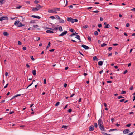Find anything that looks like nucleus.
<instances>
[{
    "label": "nucleus",
    "mask_w": 135,
    "mask_h": 135,
    "mask_svg": "<svg viewBox=\"0 0 135 135\" xmlns=\"http://www.w3.org/2000/svg\"><path fill=\"white\" fill-rule=\"evenodd\" d=\"M26 49V47H23L22 49L23 50H25Z\"/></svg>",
    "instance_id": "obj_56"
},
{
    "label": "nucleus",
    "mask_w": 135,
    "mask_h": 135,
    "mask_svg": "<svg viewBox=\"0 0 135 135\" xmlns=\"http://www.w3.org/2000/svg\"><path fill=\"white\" fill-rule=\"evenodd\" d=\"M98 27H99V28H100L102 27V25L101 24H99L98 25Z\"/></svg>",
    "instance_id": "obj_49"
},
{
    "label": "nucleus",
    "mask_w": 135,
    "mask_h": 135,
    "mask_svg": "<svg viewBox=\"0 0 135 135\" xmlns=\"http://www.w3.org/2000/svg\"><path fill=\"white\" fill-rule=\"evenodd\" d=\"M34 3L36 4H37L39 3V1L37 0H35L34 1Z\"/></svg>",
    "instance_id": "obj_32"
},
{
    "label": "nucleus",
    "mask_w": 135,
    "mask_h": 135,
    "mask_svg": "<svg viewBox=\"0 0 135 135\" xmlns=\"http://www.w3.org/2000/svg\"><path fill=\"white\" fill-rule=\"evenodd\" d=\"M107 45V44H106L105 43H104L103 44H102L101 45V46L102 47H104Z\"/></svg>",
    "instance_id": "obj_26"
},
{
    "label": "nucleus",
    "mask_w": 135,
    "mask_h": 135,
    "mask_svg": "<svg viewBox=\"0 0 135 135\" xmlns=\"http://www.w3.org/2000/svg\"><path fill=\"white\" fill-rule=\"evenodd\" d=\"M129 23H127L126 25V27H128L129 26Z\"/></svg>",
    "instance_id": "obj_53"
},
{
    "label": "nucleus",
    "mask_w": 135,
    "mask_h": 135,
    "mask_svg": "<svg viewBox=\"0 0 135 135\" xmlns=\"http://www.w3.org/2000/svg\"><path fill=\"white\" fill-rule=\"evenodd\" d=\"M30 23H35V21L34 20H31L30 22Z\"/></svg>",
    "instance_id": "obj_31"
},
{
    "label": "nucleus",
    "mask_w": 135,
    "mask_h": 135,
    "mask_svg": "<svg viewBox=\"0 0 135 135\" xmlns=\"http://www.w3.org/2000/svg\"><path fill=\"white\" fill-rule=\"evenodd\" d=\"M3 34L4 36L7 37H8L9 36L8 33L6 32H3Z\"/></svg>",
    "instance_id": "obj_10"
},
{
    "label": "nucleus",
    "mask_w": 135,
    "mask_h": 135,
    "mask_svg": "<svg viewBox=\"0 0 135 135\" xmlns=\"http://www.w3.org/2000/svg\"><path fill=\"white\" fill-rule=\"evenodd\" d=\"M124 100V99H122L121 100H119V101L121 102H123Z\"/></svg>",
    "instance_id": "obj_54"
},
{
    "label": "nucleus",
    "mask_w": 135,
    "mask_h": 135,
    "mask_svg": "<svg viewBox=\"0 0 135 135\" xmlns=\"http://www.w3.org/2000/svg\"><path fill=\"white\" fill-rule=\"evenodd\" d=\"M50 42H49L48 43V45L46 47V49H47V48H48L50 46Z\"/></svg>",
    "instance_id": "obj_25"
},
{
    "label": "nucleus",
    "mask_w": 135,
    "mask_h": 135,
    "mask_svg": "<svg viewBox=\"0 0 135 135\" xmlns=\"http://www.w3.org/2000/svg\"><path fill=\"white\" fill-rule=\"evenodd\" d=\"M5 101V100H2L0 102V103H2L4 102Z\"/></svg>",
    "instance_id": "obj_52"
},
{
    "label": "nucleus",
    "mask_w": 135,
    "mask_h": 135,
    "mask_svg": "<svg viewBox=\"0 0 135 135\" xmlns=\"http://www.w3.org/2000/svg\"><path fill=\"white\" fill-rule=\"evenodd\" d=\"M88 27V26L87 25L83 26V28L85 29H86Z\"/></svg>",
    "instance_id": "obj_22"
},
{
    "label": "nucleus",
    "mask_w": 135,
    "mask_h": 135,
    "mask_svg": "<svg viewBox=\"0 0 135 135\" xmlns=\"http://www.w3.org/2000/svg\"><path fill=\"white\" fill-rule=\"evenodd\" d=\"M5 1L4 0H0V3H1V4H3V1Z\"/></svg>",
    "instance_id": "obj_38"
},
{
    "label": "nucleus",
    "mask_w": 135,
    "mask_h": 135,
    "mask_svg": "<svg viewBox=\"0 0 135 135\" xmlns=\"http://www.w3.org/2000/svg\"><path fill=\"white\" fill-rule=\"evenodd\" d=\"M48 11L49 13H53L54 12V11L52 10H49Z\"/></svg>",
    "instance_id": "obj_24"
},
{
    "label": "nucleus",
    "mask_w": 135,
    "mask_h": 135,
    "mask_svg": "<svg viewBox=\"0 0 135 135\" xmlns=\"http://www.w3.org/2000/svg\"><path fill=\"white\" fill-rule=\"evenodd\" d=\"M36 71L35 70H33L32 71V74L34 76H35L36 75Z\"/></svg>",
    "instance_id": "obj_16"
},
{
    "label": "nucleus",
    "mask_w": 135,
    "mask_h": 135,
    "mask_svg": "<svg viewBox=\"0 0 135 135\" xmlns=\"http://www.w3.org/2000/svg\"><path fill=\"white\" fill-rule=\"evenodd\" d=\"M133 133V132H131V133H130L129 134H128L127 135H132Z\"/></svg>",
    "instance_id": "obj_61"
},
{
    "label": "nucleus",
    "mask_w": 135,
    "mask_h": 135,
    "mask_svg": "<svg viewBox=\"0 0 135 135\" xmlns=\"http://www.w3.org/2000/svg\"><path fill=\"white\" fill-rule=\"evenodd\" d=\"M69 30L71 32H74V31H75L74 30V29H70Z\"/></svg>",
    "instance_id": "obj_35"
},
{
    "label": "nucleus",
    "mask_w": 135,
    "mask_h": 135,
    "mask_svg": "<svg viewBox=\"0 0 135 135\" xmlns=\"http://www.w3.org/2000/svg\"><path fill=\"white\" fill-rule=\"evenodd\" d=\"M117 98L118 99H120L121 98H124V97H122V96L120 95V96H119Z\"/></svg>",
    "instance_id": "obj_30"
},
{
    "label": "nucleus",
    "mask_w": 135,
    "mask_h": 135,
    "mask_svg": "<svg viewBox=\"0 0 135 135\" xmlns=\"http://www.w3.org/2000/svg\"><path fill=\"white\" fill-rule=\"evenodd\" d=\"M110 25L109 24H108L104 26V28H110Z\"/></svg>",
    "instance_id": "obj_12"
},
{
    "label": "nucleus",
    "mask_w": 135,
    "mask_h": 135,
    "mask_svg": "<svg viewBox=\"0 0 135 135\" xmlns=\"http://www.w3.org/2000/svg\"><path fill=\"white\" fill-rule=\"evenodd\" d=\"M74 35H75V34H74V33H73V34L70 35L69 36L71 37V36H73Z\"/></svg>",
    "instance_id": "obj_59"
},
{
    "label": "nucleus",
    "mask_w": 135,
    "mask_h": 135,
    "mask_svg": "<svg viewBox=\"0 0 135 135\" xmlns=\"http://www.w3.org/2000/svg\"><path fill=\"white\" fill-rule=\"evenodd\" d=\"M131 123L128 124H127V125H126V126L127 127H129L131 126Z\"/></svg>",
    "instance_id": "obj_45"
},
{
    "label": "nucleus",
    "mask_w": 135,
    "mask_h": 135,
    "mask_svg": "<svg viewBox=\"0 0 135 135\" xmlns=\"http://www.w3.org/2000/svg\"><path fill=\"white\" fill-rule=\"evenodd\" d=\"M59 20H60L59 22L60 23H64L65 21L63 19L60 18V19Z\"/></svg>",
    "instance_id": "obj_15"
},
{
    "label": "nucleus",
    "mask_w": 135,
    "mask_h": 135,
    "mask_svg": "<svg viewBox=\"0 0 135 135\" xmlns=\"http://www.w3.org/2000/svg\"><path fill=\"white\" fill-rule=\"evenodd\" d=\"M111 121H112V122H113L114 120V118H111Z\"/></svg>",
    "instance_id": "obj_57"
},
{
    "label": "nucleus",
    "mask_w": 135,
    "mask_h": 135,
    "mask_svg": "<svg viewBox=\"0 0 135 135\" xmlns=\"http://www.w3.org/2000/svg\"><path fill=\"white\" fill-rule=\"evenodd\" d=\"M72 111V109H69L68 110V112L70 113Z\"/></svg>",
    "instance_id": "obj_42"
},
{
    "label": "nucleus",
    "mask_w": 135,
    "mask_h": 135,
    "mask_svg": "<svg viewBox=\"0 0 135 135\" xmlns=\"http://www.w3.org/2000/svg\"><path fill=\"white\" fill-rule=\"evenodd\" d=\"M68 33V32L67 31H64L61 34L59 35L60 36H62Z\"/></svg>",
    "instance_id": "obj_6"
},
{
    "label": "nucleus",
    "mask_w": 135,
    "mask_h": 135,
    "mask_svg": "<svg viewBox=\"0 0 135 135\" xmlns=\"http://www.w3.org/2000/svg\"><path fill=\"white\" fill-rule=\"evenodd\" d=\"M94 125L95 127L97 128L98 127V125L96 123H94Z\"/></svg>",
    "instance_id": "obj_36"
},
{
    "label": "nucleus",
    "mask_w": 135,
    "mask_h": 135,
    "mask_svg": "<svg viewBox=\"0 0 135 135\" xmlns=\"http://www.w3.org/2000/svg\"><path fill=\"white\" fill-rule=\"evenodd\" d=\"M94 35L95 36H97L98 35V33L97 31H95L94 33Z\"/></svg>",
    "instance_id": "obj_23"
},
{
    "label": "nucleus",
    "mask_w": 135,
    "mask_h": 135,
    "mask_svg": "<svg viewBox=\"0 0 135 135\" xmlns=\"http://www.w3.org/2000/svg\"><path fill=\"white\" fill-rule=\"evenodd\" d=\"M130 132V131L129 129H125L123 131V133L124 134H126Z\"/></svg>",
    "instance_id": "obj_3"
},
{
    "label": "nucleus",
    "mask_w": 135,
    "mask_h": 135,
    "mask_svg": "<svg viewBox=\"0 0 135 135\" xmlns=\"http://www.w3.org/2000/svg\"><path fill=\"white\" fill-rule=\"evenodd\" d=\"M21 95V94H17L16 95L14 96V97H16L17 96H20Z\"/></svg>",
    "instance_id": "obj_48"
},
{
    "label": "nucleus",
    "mask_w": 135,
    "mask_h": 135,
    "mask_svg": "<svg viewBox=\"0 0 135 135\" xmlns=\"http://www.w3.org/2000/svg\"><path fill=\"white\" fill-rule=\"evenodd\" d=\"M38 10V9L36 8H33L32 9V11L34 12L37 11Z\"/></svg>",
    "instance_id": "obj_20"
},
{
    "label": "nucleus",
    "mask_w": 135,
    "mask_h": 135,
    "mask_svg": "<svg viewBox=\"0 0 135 135\" xmlns=\"http://www.w3.org/2000/svg\"><path fill=\"white\" fill-rule=\"evenodd\" d=\"M26 66L27 68H29L30 67V66L28 64H26Z\"/></svg>",
    "instance_id": "obj_62"
},
{
    "label": "nucleus",
    "mask_w": 135,
    "mask_h": 135,
    "mask_svg": "<svg viewBox=\"0 0 135 135\" xmlns=\"http://www.w3.org/2000/svg\"><path fill=\"white\" fill-rule=\"evenodd\" d=\"M43 7L42 6H41L39 4H37L36 5V8L38 9L39 10L40 9V7L41 8H42Z\"/></svg>",
    "instance_id": "obj_9"
},
{
    "label": "nucleus",
    "mask_w": 135,
    "mask_h": 135,
    "mask_svg": "<svg viewBox=\"0 0 135 135\" xmlns=\"http://www.w3.org/2000/svg\"><path fill=\"white\" fill-rule=\"evenodd\" d=\"M112 47H109L108 48V50L110 51L112 50Z\"/></svg>",
    "instance_id": "obj_60"
},
{
    "label": "nucleus",
    "mask_w": 135,
    "mask_h": 135,
    "mask_svg": "<svg viewBox=\"0 0 135 135\" xmlns=\"http://www.w3.org/2000/svg\"><path fill=\"white\" fill-rule=\"evenodd\" d=\"M59 28L60 31H63L62 28L61 26H60Z\"/></svg>",
    "instance_id": "obj_27"
},
{
    "label": "nucleus",
    "mask_w": 135,
    "mask_h": 135,
    "mask_svg": "<svg viewBox=\"0 0 135 135\" xmlns=\"http://www.w3.org/2000/svg\"><path fill=\"white\" fill-rule=\"evenodd\" d=\"M22 6H19V7H16L15 8L16 9H20L21 7Z\"/></svg>",
    "instance_id": "obj_37"
},
{
    "label": "nucleus",
    "mask_w": 135,
    "mask_h": 135,
    "mask_svg": "<svg viewBox=\"0 0 135 135\" xmlns=\"http://www.w3.org/2000/svg\"><path fill=\"white\" fill-rule=\"evenodd\" d=\"M76 37H75L76 38L79 40H80V36L79 35H76Z\"/></svg>",
    "instance_id": "obj_19"
},
{
    "label": "nucleus",
    "mask_w": 135,
    "mask_h": 135,
    "mask_svg": "<svg viewBox=\"0 0 135 135\" xmlns=\"http://www.w3.org/2000/svg\"><path fill=\"white\" fill-rule=\"evenodd\" d=\"M130 89L131 90H132L133 89V88L132 86L130 88Z\"/></svg>",
    "instance_id": "obj_64"
},
{
    "label": "nucleus",
    "mask_w": 135,
    "mask_h": 135,
    "mask_svg": "<svg viewBox=\"0 0 135 135\" xmlns=\"http://www.w3.org/2000/svg\"><path fill=\"white\" fill-rule=\"evenodd\" d=\"M98 122L100 130L102 131H105L102 120L100 119L98 120Z\"/></svg>",
    "instance_id": "obj_1"
},
{
    "label": "nucleus",
    "mask_w": 135,
    "mask_h": 135,
    "mask_svg": "<svg viewBox=\"0 0 135 135\" xmlns=\"http://www.w3.org/2000/svg\"><path fill=\"white\" fill-rule=\"evenodd\" d=\"M46 79H44V83L45 84H46Z\"/></svg>",
    "instance_id": "obj_55"
},
{
    "label": "nucleus",
    "mask_w": 135,
    "mask_h": 135,
    "mask_svg": "<svg viewBox=\"0 0 135 135\" xmlns=\"http://www.w3.org/2000/svg\"><path fill=\"white\" fill-rule=\"evenodd\" d=\"M88 39L90 41H91V38L89 36H88L87 37Z\"/></svg>",
    "instance_id": "obj_28"
},
{
    "label": "nucleus",
    "mask_w": 135,
    "mask_h": 135,
    "mask_svg": "<svg viewBox=\"0 0 135 135\" xmlns=\"http://www.w3.org/2000/svg\"><path fill=\"white\" fill-rule=\"evenodd\" d=\"M60 104V102H57L55 104V106H58Z\"/></svg>",
    "instance_id": "obj_34"
},
{
    "label": "nucleus",
    "mask_w": 135,
    "mask_h": 135,
    "mask_svg": "<svg viewBox=\"0 0 135 135\" xmlns=\"http://www.w3.org/2000/svg\"><path fill=\"white\" fill-rule=\"evenodd\" d=\"M93 12L95 13H98L99 12V11L97 10H96L95 11H93Z\"/></svg>",
    "instance_id": "obj_51"
},
{
    "label": "nucleus",
    "mask_w": 135,
    "mask_h": 135,
    "mask_svg": "<svg viewBox=\"0 0 135 135\" xmlns=\"http://www.w3.org/2000/svg\"><path fill=\"white\" fill-rule=\"evenodd\" d=\"M98 64L99 66H102L103 64V62L102 61H100L98 62Z\"/></svg>",
    "instance_id": "obj_18"
},
{
    "label": "nucleus",
    "mask_w": 135,
    "mask_h": 135,
    "mask_svg": "<svg viewBox=\"0 0 135 135\" xmlns=\"http://www.w3.org/2000/svg\"><path fill=\"white\" fill-rule=\"evenodd\" d=\"M25 3H26L29 4L30 3V2L29 1H25Z\"/></svg>",
    "instance_id": "obj_47"
},
{
    "label": "nucleus",
    "mask_w": 135,
    "mask_h": 135,
    "mask_svg": "<svg viewBox=\"0 0 135 135\" xmlns=\"http://www.w3.org/2000/svg\"><path fill=\"white\" fill-rule=\"evenodd\" d=\"M31 17L36 18H37V19H40L41 18L39 16H35L34 15H32L31 16Z\"/></svg>",
    "instance_id": "obj_8"
},
{
    "label": "nucleus",
    "mask_w": 135,
    "mask_h": 135,
    "mask_svg": "<svg viewBox=\"0 0 135 135\" xmlns=\"http://www.w3.org/2000/svg\"><path fill=\"white\" fill-rule=\"evenodd\" d=\"M134 114V113L133 112H131L128 113V114Z\"/></svg>",
    "instance_id": "obj_58"
},
{
    "label": "nucleus",
    "mask_w": 135,
    "mask_h": 135,
    "mask_svg": "<svg viewBox=\"0 0 135 135\" xmlns=\"http://www.w3.org/2000/svg\"><path fill=\"white\" fill-rule=\"evenodd\" d=\"M46 32L47 33H54L53 31L50 30H47Z\"/></svg>",
    "instance_id": "obj_13"
},
{
    "label": "nucleus",
    "mask_w": 135,
    "mask_h": 135,
    "mask_svg": "<svg viewBox=\"0 0 135 135\" xmlns=\"http://www.w3.org/2000/svg\"><path fill=\"white\" fill-rule=\"evenodd\" d=\"M116 130H117V129H110L109 130V131L110 132V131H116Z\"/></svg>",
    "instance_id": "obj_46"
},
{
    "label": "nucleus",
    "mask_w": 135,
    "mask_h": 135,
    "mask_svg": "<svg viewBox=\"0 0 135 135\" xmlns=\"http://www.w3.org/2000/svg\"><path fill=\"white\" fill-rule=\"evenodd\" d=\"M94 129V127L93 125L89 127V131H92Z\"/></svg>",
    "instance_id": "obj_5"
},
{
    "label": "nucleus",
    "mask_w": 135,
    "mask_h": 135,
    "mask_svg": "<svg viewBox=\"0 0 135 135\" xmlns=\"http://www.w3.org/2000/svg\"><path fill=\"white\" fill-rule=\"evenodd\" d=\"M68 127V126L63 125L62 127V128L65 129H67Z\"/></svg>",
    "instance_id": "obj_21"
},
{
    "label": "nucleus",
    "mask_w": 135,
    "mask_h": 135,
    "mask_svg": "<svg viewBox=\"0 0 135 135\" xmlns=\"http://www.w3.org/2000/svg\"><path fill=\"white\" fill-rule=\"evenodd\" d=\"M128 72V71L127 70H125V71L123 73L124 74H126V73Z\"/></svg>",
    "instance_id": "obj_63"
},
{
    "label": "nucleus",
    "mask_w": 135,
    "mask_h": 135,
    "mask_svg": "<svg viewBox=\"0 0 135 135\" xmlns=\"http://www.w3.org/2000/svg\"><path fill=\"white\" fill-rule=\"evenodd\" d=\"M67 20L69 22H70L72 23H73V19L71 17H68Z\"/></svg>",
    "instance_id": "obj_2"
},
{
    "label": "nucleus",
    "mask_w": 135,
    "mask_h": 135,
    "mask_svg": "<svg viewBox=\"0 0 135 135\" xmlns=\"http://www.w3.org/2000/svg\"><path fill=\"white\" fill-rule=\"evenodd\" d=\"M81 46L83 48L85 49L86 50L88 49H89V47L84 44L82 45H81Z\"/></svg>",
    "instance_id": "obj_4"
},
{
    "label": "nucleus",
    "mask_w": 135,
    "mask_h": 135,
    "mask_svg": "<svg viewBox=\"0 0 135 135\" xmlns=\"http://www.w3.org/2000/svg\"><path fill=\"white\" fill-rule=\"evenodd\" d=\"M50 18H51L52 19H54L55 18L54 17V16H51L50 17Z\"/></svg>",
    "instance_id": "obj_39"
},
{
    "label": "nucleus",
    "mask_w": 135,
    "mask_h": 135,
    "mask_svg": "<svg viewBox=\"0 0 135 135\" xmlns=\"http://www.w3.org/2000/svg\"><path fill=\"white\" fill-rule=\"evenodd\" d=\"M2 20H8V18L7 16L2 17Z\"/></svg>",
    "instance_id": "obj_11"
},
{
    "label": "nucleus",
    "mask_w": 135,
    "mask_h": 135,
    "mask_svg": "<svg viewBox=\"0 0 135 135\" xmlns=\"http://www.w3.org/2000/svg\"><path fill=\"white\" fill-rule=\"evenodd\" d=\"M56 17L57 18H58V19H60V17H59V16H58V15H56Z\"/></svg>",
    "instance_id": "obj_43"
},
{
    "label": "nucleus",
    "mask_w": 135,
    "mask_h": 135,
    "mask_svg": "<svg viewBox=\"0 0 135 135\" xmlns=\"http://www.w3.org/2000/svg\"><path fill=\"white\" fill-rule=\"evenodd\" d=\"M126 91H122L121 94H126Z\"/></svg>",
    "instance_id": "obj_40"
},
{
    "label": "nucleus",
    "mask_w": 135,
    "mask_h": 135,
    "mask_svg": "<svg viewBox=\"0 0 135 135\" xmlns=\"http://www.w3.org/2000/svg\"><path fill=\"white\" fill-rule=\"evenodd\" d=\"M33 27L34 28H37L38 27V26L37 25H34Z\"/></svg>",
    "instance_id": "obj_33"
},
{
    "label": "nucleus",
    "mask_w": 135,
    "mask_h": 135,
    "mask_svg": "<svg viewBox=\"0 0 135 135\" xmlns=\"http://www.w3.org/2000/svg\"><path fill=\"white\" fill-rule=\"evenodd\" d=\"M18 45H21L22 44V43H21V42L20 41H18Z\"/></svg>",
    "instance_id": "obj_41"
},
{
    "label": "nucleus",
    "mask_w": 135,
    "mask_h": 135,
    "mask_svg": "<svg viewBox=\"0 0 135 135\" xmlns=\"http://www.w3.org/2000/svg\"><path fill=\"white\" fill-rule=\"evenodd\" d=\"M22 24V23H21V22H19V24H18V25H17V26L18 27H21V26H20L21 25V24Z\"/></svg>",
    "instance_id": "obj_44"
},
{
    "label": "nucleus",
    "mask_w": 135,
    "mask_h": 135,
    "mask_svg": "<svg viewBox=\"0 0 135 135\" xmlns=\"http://www.w3.org/2000/svg\"><path fill=\"white\" fill-rule=\"evenodd\" d=\"M20 22L19 20H16L14 23V25H18V24H19V22Z\"/></svg>",
    "instance_id": "obj_17"
},
{
    "label": "nucleus",
    "mask_w": 135,
    "mask_h": 135,
    "mask_svg": "<svg viewBox=\"0 0 135 135\" xmlns=\"http://www.w3.org/2000/svg\"><path fill=\"white\" fill-rule=\"evenodd\" d=\"M47 29H49L50 30H51L53 31L54 30H58L59 29V28L57 27H55L54 29L52 28H48L47 27L46 28Z\"/></svg>",
    "instance_id": "obj_7"
},
{
    "label": "nucleus",
    "mask_w": 135,
    "mask_h": 135,
    "mask_svg": "<svg viewBox=\"0 0 135 135\" xmlns=\"http://www.w3.org/2000/svg\"><path fill=\"white\" fill-rule=\"evenodd\" d=\"M93 59L94 61H97L98 60V58L96 56H94L93 57Z\"/></svg>",
    "instance_id": "obj_14"
},
{
    "label": "nucleus",
    "mask_w": 135,
    "mask_h": 135,
    "mask_svg": "<svg viewBox=\"0 0 135 135\" xmlns=\"http://www.w3.org/2000/svg\"><path fill=\"white\" fill-rule=\"evenodd\" d=\"M78 21V20L77 19H73V23L74 22H76Z\"/></svg>",
    "instance_id": "obj_29"
},
{
    "label": "nucleus",
    "mask_w": 135,
    "mask_h": 135,
    "mask_svg": "<svg viewBox=\"0 0 135 135\" xmlns=\"http://www.w3.org/2000/svg\"><path fill=\"white\" fill-rule=\"evenodd\" d=\"M54 50H55L54 49H51V50H49V51L50 52H53V51H54Z\"/></svg>",
    "instance_id": "obj_50"
}]
</instances>
